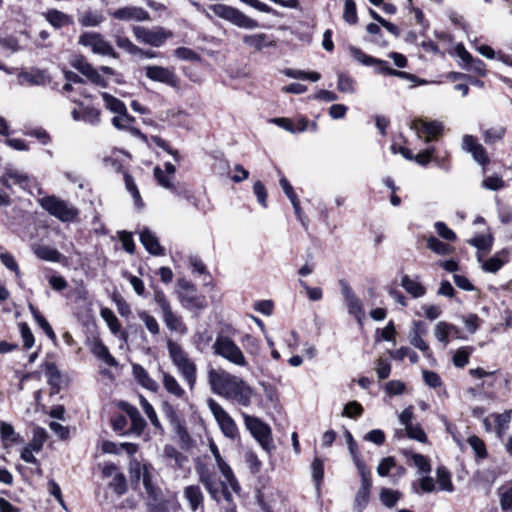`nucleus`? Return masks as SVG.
Segmentation results:
<instances>
[{"label":"nucleus","instance_id":"obj_1","mask_svg":"<svg viewBox=\"0 0 512 512\" xmlns=\"http://www.w3.org/2000/svg\"><path fill=\"white\" fill-rule=\"evenodd\" d=\"M209 448L223 479L218 480L213 468H210L205 463L199 462L195 466L199 482L202 483L210 497L216 502H220L221 498H224L227 502H231L232 494L230 490L239 494L241 490L240 484L231 467L223 459L217 445L213 441L210 442Z\"/></svg>","mask_w":512,"mask_h":512},{"label":"nucleus","instance_id":"obj_2","mask_svg":"<svg viewBox=\"0 0 512 512\" xmlns=\"http://www.w3.org/2000/svg\"><path fill=\"white\" fill-rule=\"evenodd\" d=\"M208 382L215 394L241 406L250 405L253 390L243 379L225 370L211 369Z\"/></svg>","mask_w":512,"mask_h":512},{"label":"nucleus","instance_id":"obj_3","mask_svg":"<svg viewBox=\"0 0 512 512\" xmlns=\"http://www.w3.org/2000/svg\"><path fill=\"white\" fill-rule=\"evenodd\" d=\"M212 350L214 355L225 359L235 366L242 368L249 366L243 351L229 335H225L222 332L218 333L212 344Z\"/></svg>","mask_w":512,"mask_h":512},{"label":"nucleus","instance_id":"obj_4","mask_svg":"<svg viewBox=\"0 0 512 512\" xmlns=\"http://www.w3.org/2000/svg\"><path fill=\"white\" fill-rule=\"evenodd\" d=\"M176 294L181 306L196 316L208 306L205 295L198 294L196 286L185 278L178 279Z\"/></svg>","mask_w":512,"mask_h":512},{"label":"nucleus","instance_id":"obj_5","mask_svg":"<svg viewBox=\"0 0 512 512\" xmlns=\"http://www.w3.org/2000/svg\"><path fill=\"white\" fill-rule=\"evenodd\" d=\"M168 351L173 364L192 390L197 379V368L195 363L188 358L186 352L177 343L171 341L168 342Z\"/></svg>","mask_w":512,"mask_h":512},{"label":"nucleus","instance_id":"obj_6","mask_svg":"<svg viewBox=\"0 0 512 512\" xmlns=\"http://www.w3.org/2000/svg\"><path fill=\"white\" fill-rule=\"evenodd\" d=\"M131 30L139 43L155 48L162 47L167 40L173 37L172 31L163 26L146 27L134 25Z\"/></svg>","mask_w":512,"mask_h":512},{"label":"nucleus","instance_id":"obj_7","mask_svg":"<svg viewBox=\"0 0 512 512\" xmlns=\"http://www.w3.org/2000/svg\"><path fill=\"white\" fill-rule=\"evenodd\" d=\"M39 204L50 215L56 217L62 222H71L78 215L76 208L70 206L66 201L54 195L39 199Z\"/></svg>","mask_w":512,"mask_h":512},{"label":"nucleus","instance_id":"obj_8","mask_svg":"<svg viewBox=\"0 0 512 512\" xmlns=\"http://www.w3.org/2000/svg\"><path fill=\"white\" fill-rule=\"evenodd\" d=\"M78 44L90 48L93 54L115 59L119 57L113 46L98 32H83L79 36Z\"/></svg>","mask_w":512,"mask_h":512},{"label":"nucleus","instance_id":"obj_9","mask_svg":"<svg viewBox=\"0 0 512 512\" xmlns=\"http://www.w3.org/2000/svg\"><path fill=\"white\" fill-rule=\"evenodd\" d=\"M207 406L224 436L235 439L238 436V428L233 418L212 398L207 399Z\"/></svg>","mask_w":512,"mask_h":512},{"label":"nucleus","instance_id":"obj_10","mask_svg":"<svg viewBox=\"0 0 512 512\" xmlns=\"http://www.w3.org/2000/svg\"><path fill=\"white\" fill-rule=\"evenodd\" d=\"M244 423L261 447L270 451L273 447L270 427L259 418L244 414Z\"/></svg>","mask_w":512,"mask_h":512},{"label":"nucleus","instance_id":"obj_11","mask_svg":"<svg viewBox=\"0 0 512 512\" xmlns=\"http://www.w3.org/2000/svg\"><path fill=\"white\" fill-rule=\"evenodd\" d=\"M213 11L220 18L225 19L240 28L255 29L259 26L256 20L249 18L240 10L227 5H214Z\"/></svg>","mask_w":512,"mask_h":512},{"label":"nucleus","instance_id":"obj_12","mask_svg":"<svg viewBox=\"0 0 512 512\" xmlns=\"http://www.w3.org/2000/svg\"><path fill=\"white\" fill-rule=\"evenodd\" d=\"M357 471L361 477V486L354 499V509L357 512H362L369 502L372 480L370 471L365 464H358Z\"/></svg>","mask_w":512,"mask_h":512},{"label":"nucleus","instance_id":"obj_13","mask_svg":"<svg viewBox=\"0 0 512 512\" xmlns=\"http://www.w3.org/2000/svg\"><path fill=\"white\" fill-rule=\"evenodd\" d=\"M145 76L154 82L163 83L172 88H178L180 80L173 68L160 65H148L144 68Z\"/></svg>","mask_w":512,"mask_h":512},{"label":"nucleus","instance_id":"obj_14","mask_svg":"<svg viewBox=\"0 0 512 512\" xmlns=\"http://www.w3.org/2000/svg\"><path fill=\"white\" fill-rule=\"evenodd\" d=\"M71 66L84 75L91 83L101 88H107L108 82L104 79L99 70L94 68L83 56L76 55L71 60Z\"/></svg>","mask_w":512,"mask_h":512},{"label":"nucleus","instance_id":"obj_15","mask_svg":"<svg viewBox=\"0 0 512 512\" xmlns=\"http://www.w3.org/2000/svg\"><path fill=\"white\" fill-rule=\"evenodd\" d=\"M411 128L416 132L417 136L420 139H424L425 142L436 140L443 131L442 123L422 119L414 120L411 124Z\"/></svg>","mask_w":512,"mask_h":512},{"label":"nucleus","instance_id":"obj_16","mask_svg":"<svg viewBox=\"0 0 512 512\" xmlns=\"http://www.w3.org/2000/svg\"><path fill=\"white\" fill-rule=\"evenodd\" d=\"M340 286L349 314L353 315L361 323L365 316L362 301L356 296L346 281L341 280Z\"/></svg>","mask_w":512,"mask_h":512},{"label":"nucleus","instance_id":"obj_17","mask_svg":"<svg viewBox=\"0 0 512 512\" xmlns=\"http://www.w3.org/2000/svg\"><path fill=\"white\" fill-rule=\"evenodd\" d=\"M111 17L120 21H150V14L147 10L139 6H123L112 12Z\"/></svg>","mask_w":512,"mask_h":512},{"label":"nucleus","instance_id":"obj_18","mask_svg":"<svg viewBox=\"0 0 512 512\" xmlns=\"http://www.w3.org/2000/svg\"><path fill=\"white\" fill-rule=\"evenodd\" d=\"M461 146L464 151L471 153L473 159L480 165H487L489 163L484 147L472 135H464Z\"/></svg>","mask_w":512,"mask_h":512},{"label":"nucleus","instance_id":"obj_19","mask_svg":"<svg viewBox=\"0 0 512 512\" xmlns=\"http://www.w3.org/2000/svg\"><path fill=\"white\" fill-rule=\"evenodd\" d=\"M120 407L126 413L131 422L129 428L131 435L140 436L146 427V422L141 416L139 410L135 406L125 402L121 403Z\"/></svg>","mask_w":512,"mask_h":512},{"label":"nucleus","instance_id":"obj_20","mask_svg":"<svg viewBox=\"0 0 512 512\" xmlns=\"http://www.w3.org/2000/svg\"><path fill=\"white\" fill-rule=\"evenodd\" d=\"M18 82L22 86H42L50 82V77L44 70L33 69L20 72L18 74Z\"/></svg>","mask_w":512,"mask_h":512},{"label":"nucleus","instance_id":"obj_21","mask_svg":"<svg viewBox=\"0 0 512 512\" xmlns=\"http://www.w3.org/2000/svg\"><path fill=\"white\" fill-rule=\"evenodd\" d=\"M243 43L250 49L256 52L263 50L266 47H274L276 42L265 33L246 34L242 37Z\"/></svg>","mask_w":512,"mask_h":512},{"label":"nucleus","instance_id":"obj_22","mask_svg":"<svg viewBox=\"0 0 512 512\" xmlns=\"http://www.w3.org/2000/svg\"><path fill=\"white\" fill-rule=\"evenodd\" d=\"M184 498L188 501L193 512L204 511V495L198 485H189L184 488Z\"/></svg>","mask_w":512,"mask_h":512},{"label":"nucleus","instance_id":"obj_23","mask_svg":"<svg viewBox=\"0 0 512 512\" xmlns=\"http://www.w3.org/2000/svg\"><path fill=\"white\" fill-rule=\"evenodd\" d=\"M90 351L96 358L104 362L106 365L110 367L118 366L117 360L109 352L107 346L102 342V340L95 338L90 344Z\"/></svg>","mask_w":512,"mask_h":512},{"label":"nucleus","instance_id":"obj_24","mask_svg":"<svg viewBox=\"0 0 512 512\" xmlns=\"http://www.w3.org/2000/svg\"><path fill=\"white\" fill-rule=\"evenodd\" d=\"M161 375L162 384L167 393L174 396L177 399H184L186 397L185 390L181 387L178 380L170 373L159 369Z\"/></svg>","mask_w":512,"mask_h":512},{"label":"nucleus","instance_id":"obj_25","mask_svg":"<svg viewBox=\"0 0 512 512\" xmlns=\"http://www.w3.org/2000/svg\"><path fill=\"white\" fill-rule=\"evenodd\" d=\"M132 374L139 385H141L143 388L151 391V392H157L159 390V384L157 381L152 379L148 372L145 370L144 367H142L139 364H133L132 365Z\"/></svg>","mask_w":512,"mask_h":512},{"label":"nucleus","instance_id":"obj_26","mask_svg":"<svg viewBox=\"0 0 512 512\" xmlns=\"http://www.w3.org/2000/svg\"><path fill=\"white\" fill-rule=\"evenodd\" d=\"M140 241L145 249L153 255H164V248L159 244L156 235L148 228L140 232Z\"/></svg>","mask_w":512,"mask_h":512},{"label":"nucleus","instance_id":"obj_27","mask_svg":"<svg viewBox=\"0 0 512 512\" xmlns=\"http://www.w3.org/2000/svg\"><path fill=\"white\" fill-rule=\"evenodd\" d=\"M163 321L171 332L178 333L180 335H185L188 332V327L183 321V318L174 313L173 310L166 312L162 315Z\"/></svg>","mask_w":512,"mask_h":512},{"label":"nucleus","instance_id":"obj_28","mask_svg":"<svg viewBox=\"0 0 512 512\" xmlns=\"http://www.w3.org/2000/svg\"><path fill=\"white\" fill-rule=\"evenodd\" d=\"M12 185L25 188L29 185V177L22 171L14 168H7L5 172V180H3V186L11 188Z\"/></svg>","mask_w":512,"mask_h":512},{"label":"nucleus","instance_id":"obj_29","mask_svg":"<svg viewBox=\"0 0 512 512\" xmlns=\"http://www.w3.org/2000/svg\"><path fill=\"white\" fill-rule=\"evenodd\" d=\"M44 16L45 19L56 29L73 24V19L70 15L56 9L47 11Z\"/></svg>","mask_w":512,"mask_h":512},{"label":"nucleus","instance_id":"obj_30","mask_svg":"<svg viewBox=\"0 0 512 512\" xmlns=\"http://www.w3.org/2000/svg\"><path fill=\"white\" fill-rule=\"evenodd\" d=\"M139 403L142 407L144 413L150 420L152 426L155 428V430L160 434L163 435L165 433L164 427L162 426L157 413L154 409V407L150 404V402L142 395L139 396Z\"/></svg>","mask_w":512,"mask_h":512},{"label":"nucleus","instance_id":"obj_31","mask_svg":"<svg viewBox=\"0 0 512 512\" xmlns=\"http://www.w3.org/2000/svg\"><path fill=\"white\" fill-rule=\"evenodd\" d=\"M100 316L106 322L112 334L118 335L120 333L121 338L126 340L127 333L121 332V324L111 309L102 308L100 311Z\"/></svg>","mask_w":512,"mask_h":512},{"label":"nucleus","instance_id":"obj_32","mask_svg":"<svg viewBox=\"0 0 512 512\" xmlns=\"http://www.w3.org/2000/svg\"><path fill=\"white\" fill-rule=\"evenodd\" d=\"M34 254L41 260L48 262H60L62 254L55 248L46 245L33 247Z\"/></svg>","mask_w":512,"mask_h":512},{"label":"nucleus","instance_id":"obj_33","mask_svg":"<svg viewBox=\"0 0 512 512\" xmlns=\"http://www.w3.org/2000/svg\"><path fill=\"white\" fill-rule=\"evenodd\" d=\"M493 417L495 420V431L497 437L502 440L509 428V424L512 419V410H506L503 413L494 414Z\"/></svg>","mask_w":512,"mask_h":512},{"label":"nucleus","instance_id":"obj_34","mask_svg":"<svg viewBox=\"0 0 512 512\" xmlns=\"http://www.w3.org/2000/svg\"><path fill=\"white\" fill-rule=\"evenodd\" d=\"M452 333L457 334L458 328L450 323L440 321L435 326V337L439 342L443 343L444 345L448 344L449 335Z\"/></svg>","mask_w":512,"mask_h":512},{"label":"nucleus","instance_id":"obj_35","mask_svg":"<svg viewBox=\"0 0 512 512\" xmlns=\"http://www.w3.org/2000/svg\"><path fill=\"white\" fill-rule=\"evenodd\" d=\"M401 286L414 298L422 297L426 293V289L421 283L407 275L402 277Z\"/></svg>","mask_w":512,"mask_h":512},{"label":"nucleus","instance_id":"obj_36","mask_svg":"<svg viewBox=\"0 0 512 512\" xmlns=\"http://www.w3.org/2000/svg\"><path fill=\"white\" fill-rule=\"evenodd\" d=\"M507 254L508 253L506 250H502L496 253L494 256H492L491 258L482 263V269L489 273H496L504 265V258L507 256Z\"/></svg>","mask_w":512,"mask_h":512},{"label":"nucleus","instance_id":"obj_37","mask_svg":"<svg viewBox=\"0 0 512 512\" xmlns=\"http://www.w3.org/2000/svg\"><path fill=\"white\" fill-rule=\"evenodd\" d=\"M124 183L127 192L130 193L131 197L134 200V205L137 209H142L144 207L143 200L141 198L138 187L134 181V178L127 172H124Z\"/></svg>","mask_w":512,"mask_h":512},{"label":"nucleus","instance_id":"obj_38","mask_svg":"<svg viewBox=\"0 0 512 512\" xmlns=\"http://www.w3.org/2000/svg\"><path fill=\"white\" fill-rule=\"evenodd\" d=\"M104 21V16L99 11L87 10L78 17V22L83 27H97Z\"/></svg>","mask_w":512,"mask_h":512},{"label":"nucleus","instance_id":"obj_39","mask_svg":"<svg viewBox=\"0 0 512 512\" xmlns=\"http://www.w3.org/2000/svg\"><path fill=\"white\" fill-rule=\"evenodd\" d=\"M101 97L104 101V105L106 109L111 111L114 114L124 113L126 112L127 108L125 104L119 100L118 98L112 96L111 94L107 92H102Z\"/></svg>","mask_w":512,"mask_h":512},{"label":"nucleus","instance_id":"obj_40","mask_svg":"<svg viewBox=\"0 0 512 512\" xmlns=\"http://www.w3.org/2000/svg\"><path fill=\"white\" fill-rule=\"evenodd\" d=\"M401 497V492L390 488H382L379 493L381 503L387 508L394 507Z\"/></svg>","mask_w":512,"mask_h":512},{"label":"nucleus","instance_id":"obj_41","mask_svg":"<svg viewBox=\"0 0 512 512\" xmlns=\"http://www.w3.org/2000/svg\"><path fill=\"white\" fill-rule=\"evenodd\" d=\"M150 469V466L144 464L141 468V475L147 494L150 498L156 500L158 496V489L153 485Z\"/></svg>","mask_w":512,"mask_h":512},{"label":"nucleus","instance_id":"obj_42","mask_svg":"<svg viewBox=\"0 0 512 512\" xmlns=\"http://www.w3.org/2000/svg\"><path fill=\"white\" fill-rule=\"evenodd\" d=\"M45 373H46V376L48 377L49 385L53 389L58 391L61 386V374H60V371L58 370V368L56 367V365L54 363L47 362L45 364Z\"/></svg>","mask_w":512,"mask_h":512},{"label":"nucleus","instance_id":"obj_43","mask_svg":"<svg viewBox=\"0 0 512 512\" xmlns=\"http://www.w3.org/2000/svg\"><path fill=\"white\" fill-rule=\"evenodd\" d=\"M29 309L33 315V318L40 326V328L45 332V334L51 339H56V335L49 324V322L40 314V312L32 305L29 306Z\"/></svg>","mask_w":512,"mask_h":512},{"label":"nucleus","instance_id":"obj_44","mask_svg":"<svg viewBox=\"0 0 512 512\" xmlns=\"http://www.w3.org/2000/svg\"><path fill=\"white\" fill-rule=\"evenodd\" d=\"M389 355L396 360H403L408 357L412 364H416L419 361V356L410 347L403 346L395 351H389Z\"/></svg>","mask_w":512,"mask_h":512},{"label":"nucleus","instance_id":"obj_45","mask_svg":"<svg viewBox=\"0 0 512 512\" xmlns=\"http://www.w3.org/2000/svg\"><path fill=\"white\" fill-rule=\"evenodd\" d=\"M437 482L441 490L452 492L454 490L451 476L445 467H439L436 471Z\"/></svg>","mask_w":512,"mask_h":512},{"label":"nucleus","instance_id":"obj_46","mask_svg":"<svg viewBox=\"0 0 512 512\" xmlns=\"http://www.w3.org/2000/svg\"><path fill=\"white\" fill-rule=\"evenodd\" d=\"M154 176L160 186L172 192H176V187L172 181L174 176L168 175L158 166L154 168Z\"/></svg>","mask_w":512,"mask_h":512},{"label":"nucleus","instance_id":"obj_47","mask_svg":"<svg viewBox=\"0 0 512 512\" xmlns=\"http://www.w3.org/2000/svg\"><path fill=\"white\" fill-rule=\"evenodd\" d=\"M140 320L144 323L146 329L153 335L156 336L160 332V326L156 318L150 315L147 311H141L138 314Z\"/></svg>","mask_w":512,"mask_h":512},{"label":"nucleus","instance_id":"obj_48","mask_svg":"<svg viewBox=\"0 0 512 512\" xmlns=\"http://www.w3.org/2000/svg\"><path fill=\"white\" fill-rule=\"evenodd\" d=\"M427 247L439 255H448L452 252L450 245L440 241L434 236H431L427 239Z\"/></svg>","mask_w":512,"mask_h":512},{"label":"nucleus","instance_id":"obj_49","mask_svg":"<svg viewBox=\"0 0 512 512\" xmlns=\"http://www.w3.org/2000/svg\"><path fill=\"white\" fill-rule=\"evenodd\" d=\"M468 444L473 449L475 455L479 459H485L488 456L484 442L478 436H470L467 439Z\"/></svg>","mask_w":512,"mask_h":512},{"label":"nucleus","instance_id":"obj_50","mask_svg":"<svg viewBox=\"0 0 512 512\" xmlns=\"http://www.w3.org/2000/svg\"><path fill=\"white\" fill-rule=\"evenodd\" d=\"M134 122V117L128 114V111L124 113L115 114L112 118V124L115 128L119 130H124L129 128Z\"/></svg>","mask_w":512,"mask_h":512},{"label":"nucleus","instance_id":"obj_51","mask_svg":"<svg viewBox=\"0 0 512 512\" xmlns=\"http://www.w3.org/2000/svg\"><path fill=\"white\" fill-rule=\"evenodd\" d=\"M161 410L166 420L171 424L177 423L181 420L176 407L168 401H164L161 405Z\"/></svg>","mask_w":512,"mask_h":512},{"label":"nucleus","instance_id":"obj_52","mask_svg":"<svg viewBox=\"0 0 512 512\" xmlns=\"http://www.w3.org/2000/svg\"><path fill=\"white\" fill-rule=\"evenodd\" d=\"M115 43L118 48L124 50L125 52L135 55L139 52V47L135 45L128 37L117 35L115 37Z\"/></svg>","mask_w":512,"mask_h":512},{"label":"nucleus","instance_id":"obj_53","mask_svg":"<svg viewBox=\"0 0 512 512\" xmlns=\"http://www.w3.org/2000/svg\"><path fill=\"white\" fill-rule=\"evenodd\" d=\"M506 129L504 127H494L491 129H487L483 133V138L485 143L493 144L503 138L505 135Z\"/></svg>","mask_w":512,"mask_h":512},{"label":"nucleus","instance_id":"obj_54","mask_svg":"<svg viewBox=\"0 0 512 512\" xmlns=\"http://www.w3.org/2000/svg\"><path fill=\"white\" fill-rule=\"evenodd\" d=\"M469 243L479 250L488 251L492 247L493 238L491 235H477Z\"/></svg>","mask_w":512,"mask_h":512},{"label":"nucleus","instance_id":"obj_55","mask_svg":"<svg viewBox=\"0 0 512 512\" xmlns=\"http://www.w3.org/2000/svg\"><path fill=\"white\" fill-rule=\"evenodd\" d=\"M504 186L505 182L503 178L498 175L488 176L482 181V187L492 191H498Z\"/></svg>","mask_w":512,"mask_h":512},{"label":"nucleus","instance_id":"obj_56","mask_svg":"<svg viewBox=\"0 0 512 512\" xmlns=\"http://www.w3.org/2000/svg\"><path fill=\"white\" fill-rule=\"evenodd\" d=\"M349 51L352 57L363 65L371 66L376 61V58L365 54L361 49L351 46Z\"/></svg>","mask_w":512,"mask_h":512},{"label":"nucleus","instance_id":"obj_57","mask_svg":"<svg viewBox=\"0 0 512 512\" xmlns=\"http://www.w3.org/2000/svg\"><path fill=\"white\" fill-rule=\"evenodd\" d=\"M110 487L118 495L124 494L127 490V482L124 474L116 473L110 483Z\"/></svg>","mask_w":512,"mask_h":512},{"label":"nucleus","instance_id":"obj_58","mask_svg":"<svg viewBox=\"0 0 512 512\" xmlns=\"http://www.w3.org/2000/svg\"><path fill=\"white\" fill-rule=\"evenodd\" d=\"M337 89L343 93H353L354 92L353 79L346 74L340 73L338 75Z\"/></svg>","mask_w":512,"mask_h":512},{"label":"nucleus","instance_id":"obj_59","mask_svg":"<svg viewBox=\"0 0 512 512\" xmlns=\"http://www.w3.org/2000/svg\"><path fill=\"white\" fill-rule=\"evenodd\" d=\"M82 121L91 125L100 123V111L94 107H85L82 111Z\"/></svg>","mask_w":512,"mask_h":512},{"label":"nucleus","instance_id":"obj_60","mask_svg":"<svg viewBox=\"0 0 512 512\" xmlns=\"http://www.w3.org/2000/svg\"><path fill=\"white\" fill-rule=\"evenodd\" d=\"M343 18L349 24H355L357 22L356 4L353 0L345 1Z\"/></svg>","mask_w":512,"mask_h":512},{"label":"nucleus","instance_id":"obj_61","mask_svg":"<svg viewBox=\"0 0 512 512\" xmlns=\"http://www.w3.org/2000/svg\"><path fill=\"white\" fill-rule=\"evenodd\" d=\"M312 476L314 482L316 484L317 489L320 486V483L324 476V464L320 458H315L312 463Z\"/></svg>","mask_w":512,"mask_h":512},{"label":"nucleus","instance_id":"obj_62","mask_svg":"<svg viewBox=\"0 0 512 512\" xmlns=\"http://www.w3.org/2000/svg\"><path fill=\"white\" fill-rule=\"evenodd\" d=\"M0 261L7 269L13 271L17 276L20 275L19 266L12 254L8 252H1Z\"/></svg>","mask_w":512,"mask_h":512},{"label":"nucleus","instance_id":"obj_63","mask_svg":"<svg viewBox=\"0 0 512 512\" xmlns=\"http://www.w3.org/2000/svg\"><path fill=\"white\" fill-rule=\"evenodd\" d=\"M20 333L23 340V346L26 349H30L35 342L34 335L26 323H20Z\"/></svg>","mask_w":512,"mask_h":512},{"label":"nucleus","instance_id":"obj_64","mask_svg":"<svg viewBox=\"0 0 512 512\" xmlns=\"http://www.w3.org/2000/svg\"><path fill=\"white\" fill-rule=\"evenodd\" d=\"M212 342V335L207 330L197 332L195 335V344L198 350L203 351Z\"/></svg>","mask_w":512,"mask_h":512}]
</instances>
